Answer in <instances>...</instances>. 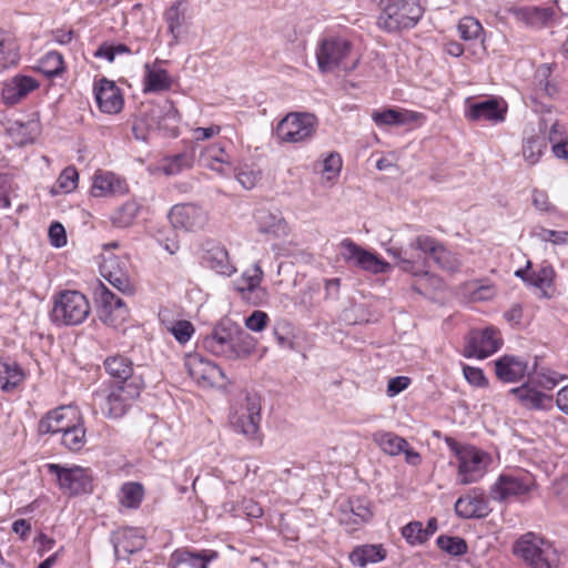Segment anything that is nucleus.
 Masks as SVG:
<instances>
[{"label":"nucleus","mask_w":568,"mask_h":568,"mask_svg":"<svg viewBox=\"0 0 568 568\" xmlns=\"http://www.w3.org/2000/svg\"><path fill=\"white\" fill-rule=\"evenodd\" d=\"M203 348L226 359H240L254 351L253 338L233 323H221L202 341Z\"/></svg>","instance_id":"nucleus-1"},{"label":"nucleus","mask_w":568,"mask_h":568,"mask_svg":"<svg viewBox=\"0 0 568 568\" xmlns=\"http://www.w3.org/2000/svg\"><path fill=\"white\" fill-rule=\"evenodd\" d=\"M423 14L420 0H385L377 26L389 33L399 32L414 28Z\"/></svg>","instance_id":"nucleus-2"},{"label":"nucleus","mask_w":568,"mask_h":568,"mask_svg":"<svg viewBox=\"0 0 568 568\" xmlns=\"http://www.w3.org/2000/svg\"><path fill=\"white\" fill-rule=\"evenodd\" d=\"M515 554L531 568L559 567V555L554 546L534 534H526L517 540Z\"/></svg>","instance_id":"nucleus-3"},{"label":"nucleus","mask_w":568,"mask_h":568,"mask_svg":"<svg viewBox=\"0 0 568 568\" xmlns=\"http://www.w3.org/2000/svg\"><path fill=\"white\" fill-rule=\"evenodd\" d=\"M90 314L87 297L78 291L61 292L51 311V321L58 325L73 326L81 324Z\"/></svg>","instance_id":"nucleus-4"},{"label":"nucleus","mask_w":568,"mask_h":568,"mask_svg":"<svg viewBox=\"0 0 568 568\" xmlns=\"http://www.w3.org/2000/svg\"><path fill=\"white\" fill-rule=\"evenodd\" d=\"M352 51V43L343 38L323 39L316 49V60L321 72H332L335 69L353 71L358 59L348 62Z\"/></svg>","instance_id":"nucleus-5"},{"label":"nucleus","mask_w":568,"mask_h":568,"mask_svg":"<svg viewBox=\"0 0 568 568\" xmlns=\"http://www.w3.org/2000/svg\"><path fill=\"white\" fill-rule=\"evenodd\" d=\"M317 118L308 112H290L276 125V136L286 143H300L313 138Z\"/></svg>","instance_id":"nucleus-6"},{"label":"nucleus","mask_w":568,"mask_h":568,"mask_svg":"<svg viewBox=\"0 0 568 568\" xmlns=\"http://www.w3.org/2000/svg\"><path fill=\"white\" fill-rule=\"evenodd\" d=\"M47 469L49 474L57 477L59 488L64 495L77 496L92 491V476L85 468L48 464Z\"/></svg>","instance_id":"nucleus-7"},{"label":"nucleus","mask_w":568,"mask_h":568,"mask_svg":"<svg viewBox=\"0 0 568 568\" xmlns=\"http://www.w3.org/2000/svg\"><path fill=\"white\" fill-rule=\"evenodd\" d=\"M144 387L142 378H133L126 384H115L104 398L102 410L110 418L122 417Z\"/></svg>","instance_id":"nucleus-8"},{"label":"nucleus","mask_w":568,"mask_h":568,"mask_svg":"<svg viewBox=\"0 0 568 568\" xmlns=\"http://www.w3.org/2000/svg\"><path fill=\"white\" fill-rule=\"evenodd\" d=\"M450 448L458 459V476L460 484L468 485L478 481L485 474V454L476 448H459L457 443L447 438Z\"/></svg>","instance_id":"nucleus-9"},{"label":"nucleus","mask_w":568,"mask_h":568,"mask_svg":"<svg viewBox=\"0 0 568 568\" xmlns=\"http://www.w3.org/2000/svg\"><path fill=\"white\" fill-rule=\"evenodd\" d=\"M169 220L174 229L197 232L207 225L210 212L197 203H181L170 210Z\"/></svg>","instance_id":"nucleus-10"},{"label":"nucleus","mask_w":568,"mask_h":568,"mask_svg":"<svg viewBox=\"0 0 568 568\" xmlns=\"http://www.w3.org/2000/svg\"><path fill=\"white\" fill-rule=\"evenodd\" d=\"M501 345L503 339L496 328L473 329L466 338L463 355L483 359L496 353Z\"/></svg>","instance_id":"nucleus-11"},{"label":"nucleus","mask_w":568,"mask_h":568,"mask_svg":"<svg viewBox=\"0 0 568 568\" xmlns=\"http://www.w3.org/2000/svg\"><path fill=\"white\" fill-rule=\"evenodd\" d=\"M184 365L189 375L202 387L222 386L226 379L217 365L197 353L189 354Z\"/></svg>","instance_id":"nucleus-12"},{"label":"nucleus","mask_w":568,"mask_h":568,"mask_svg":"<svg viewBox=\"0 0 568 568\" xmlns=\"http://www.w3.org/2000/svg\"><path fill=\"white\" fill-rule=\"evenodd\" d=\"M535 479L529 474L519 476L503 474L490 488L494 500L504 501L511 497H521L531 491Z\"/></svg>","instance_id":"nucleus-13"},{"label":"nucleus","mask_w":568,"mask_h":568,"mask_svg":"<svg viewBox=\"0 0 568 568\" xmlns=\"http://www.w3.org/2000/svg\"><path fill=\"white\" fill-rule=\"evenodd\" d=\"M95 294L97 302L100 304V308L98 311L99 318L104 324L116 327L125 321L129 315V311L122 298L112 293L103 284H101Z\"/></svg>","instance_id":"nucleus-14"},{"label":"nucleus","mask_w":568,"mask_h":568,"mask_svg":"<svg viewBox=\"0 0 568 568\" xmlns=\"http://www.w3.org/2000/svg\"><path fill=\"white\" fill-rule=\"evenodd\" d=\"M100 273L119 292L129 295L133 294L134 288L130 280L126 260L111 255L103 260L100 265Z\"/></svg>","instance_id":"nucleus-15"},{"label":"nucleus","mask_w":568,"mask_h":568,"mask_svg":"<svg viewBox=\"0 0 568 568\" xmlns=\"http://www.w3.org/2000/svg\"><path fill=\"white\" fill-rule=\"evenodd\" d=\"M342 246L345 250L343 253L344 258L346 261H354L355 265L364 271L381 274L390 270L389 263L385 262L376 254L364 250L349 239H345L342 242Z\"/></svg>","instance_id":"nucleus-16"},{"label":"nucleus","mask_w":568,"mask_h":568,"mask_svg":"<svg viewBox=\"0 0 568 568\" xmlns=\"http://www.w3.org/2000/svg\"><path fill=\"white\" fill-rule=\"evenodd\" d=\"M509 395L526 409L548 410L552 407V396L544 393L531 383H524L509 389Z\"/></svg>","instance_id":"nucleus-17"},{"label":"nucleus","mask_w":568,"mask_h":568,"mask_svg":"<svg viewBox=\"0 0 568 568\" xmlns=\"http://www.w3.org/2000/svg\"><path fill=\"white\" fill-rule=\"evenodd\" d=\"M261 403L256 395L245 397V406L241 414L233 420V427L236 432L248 438H255L260 429Z\"/></svg>","instance_id":"nucleus-18"},{"label":"nucleus","mask_w":568,"mask_h":568,"mask_svg":"<svg viewBox=\"0 0 568 568\" xmlns=\"http://www.w3.org/2000/svg\"><path fill=\"white\" fill-rule=\"evenodd\" d=\"M536 371V364L530 368L528 362L520 356L504 355L495 362V373L504 383H515Z\"/></svg>","instance_id":"nucleus-19"},{"label":"nucleus","mask_w":568,"mask_h":568,"mask_svg":"<svg viewBox=\"0 0 568 568\" xmlns=\"http://www.w3.org/2000/svg\"><path fill=\"white\" fill-rule=\"evenodd\" d=\"M202 262L206 267L224 276H231L236 272L227 250L213 241H207L204 244Z\"/></svg>","instance_id":"nucleus-20"},{"label":"nucleus","mask_w":568,"mask_h":568,"mask_svg":"<svg viewBox=\"0 0 568 568\" xmlns=\"http://www.w3.org/2000/svg\"><path fill=\"white\" fill-rule=\"evenodd\" d=\"M217 557L219 554L211 549L180 548L172 552L169 565L171 568H207L209 564Z\"/></svg>","instance_id":"nucleus-21"},{"label":"nucleus","mask_w":568,"mask_h":568,"mask_svg":"<svg viewBox=\"0 0 568 568\" xmlns=\"http://www.w3.org/2000/svg\"><path fill=\"white\" fill-rule=\"evenodd\" d=\"M94 97L99 109L104 113L115 114L123 108L120 89L113 81L105 78L94 84Z\"/></svg>","instance_id":"nucleus-22"},{"label":"nucleus","mask_w":568,"mask_h":568,"mask_svg":"<svg viewBox=\"0 0 568 568\" xmlns=\"http://www.w3.org/2000/svg\"><path fill=\"white\" fill-rule=\"evenodd\" d=\"M39 87L40 83L37 79L29 75L17 74L3 83L1 91L2 101L4 104L14 105Z\"/></svg>","instance_id":"nucleus-23"},{"label":"nucleus","mask_w":568,"mask_h":568,"mask_svg":"<svg viewBox=\"0 0 568 568\" xmlns=\"http://www.w3.org/2000/svg\"><path fill=\"white\" fill-rule=\"evenodd\" d=\"M507 104L501 103L495 98L474 102L467 110V118L471 121H487L500 123L505 120Z\"/></svg>","instance_id":"nucleus-24"},{"label":"nucleus","mask_w":568,"mask_h":568,"mask_svg":"<svg viewBox=\"0 0 568 568\" xmlns=\"http://www.w3.org/2000/svg\"><path fill=\"white\" fill-rule=\"evenodd\" d=\"M81 417L71 406H60L50 410L39 422L40 434H57L65 430L77 418Z\"/></svg>","instance_id":"nucleus-25"},{"label":"nucleus","mask_w":568,"mask_h":568,"mask_svg":"<svg viewBox=\"0 0 568 568\" xmlns=\"http://www.w3.org/2000/svg\"><path fill=\"white\" fill-rule=\"evenodd\" d=\"M456 514L465 519L485 518L491 509L483 493L474 489L470 494L459 497L455 503Z\"/></svg>","instance_id":"nucleus-26"},{"label":"nucleus","mask_w":568,"mask_h":568,"mask_svg":"<svg viewBox=\"0 0 568 568\" xmlns=\"http://www.w3.org/2000/svg\"><path fill=\"white\" fill-rule=\"evenodd\" d=\"M257 231L268 237L278 239L288 234V225L280 212L260 209L254 214Z\"/></svg>","instance_id":"nucleus-27"},{"label":"nucleus","mask_w":568,"mask_h":568,"mask_svg":"<svg viewBox=\"0 0 568 568\" xmlns=\"http://www.w3.org/2000/svg\"><path fill=\"white\" fill-rule=\"evenodd\" d=\"M129 191L126 182L109 171H98L91 186V194L95 197L106 195H123Z\"/></svg>","instance_id":"nucleus-28"},{"label":"nucleus","mask_w":568,"mask_h":568,"mask_svg":"<svg viewBox=\"0 0 568 568\" xmlns=\"http://www.w3.org/2000/svg\"><path fill=\"white\" fill-rule=\"evenodd\" d=\"M189 3L186 0H176L173 2L163 14L164 21L168 24V31L172 37V41L169 43L170 47L178 44L182 28L187 22Z\"/></svg>","instance_id":"nucleus-29"},{"label":"nucleus","mask_w":568,"mask_h":568,"mask_svg":"<svg viewBox=\"0 0 568 568\" xmlns=\"http://www.w3.org/2000/svg\"><path fill=\"white\" fill-rule=\"evenodd\" d=\"M158 63H161L159 59L155 60L153 64L145 63L144 64V77H143V92L144 93H155L168 91L171 89L173 84V79L169 74V72L162 68L158 67Z\"/></svg>","instance_id":"nucleus-30"},{"label":"nucleus","mask_w":568,"mask_h":568,"mask_svg":"<svg viewBox=\"0 0 568 568\" xmlns=\"http://www.w3.org/2000/svg\"><path fill=\"white\" fill-rule=\"evenodd\" d=\"M103 366L109 376L115 381V384H126V382H131L133 378H142L134 375L133 363L124 355L108 356L103 362Z\"/></svg>","instance_id":"nucleus-31"},{"label":"nucleus","mask_w":568,"mask_h":568,"mask_svg":"<svg viewBox=\"0 0 568 568\" xmlns=\"http://www.w3.org/2000/svg\"><path fill=\"white\" fill-rule=\"evenodd\" d=\"M24 379V373L20 365L9 358H0V388L3 392H11Z\"/></svg>","instance_id":"nucleus-32"},{"label":"nucleus","mask_w":568,"mask_h":568,"mask_svg":"<svg viewBox=\"0 0 568 568\" xmlns=\"http://www.w3.org/2000/svg\"><path fill=\"white\" fill-rule=\"evenodd\" d=\"M372 119L377 126H400L417 119V114L407 110H375L372 113Z\"/></svg>","instance_id":"nucleus-33"},{"label":"nucleus","mask_w":568,"mask_h":568,"mask_svg":"<svg viewBox=\"0 0 568 568\" xmlns=\"http://www.w3.org/2000/svg\"><path fill=\"white\" fill-rule=\"evenodd\" d=\"M200 162L220 174H226L224 165L230 166V156L221 143H215L201 151Z\"/></svg>","instance_id":"nucleus-34"},{"label":"nucleus","mask_w":568,"mask_h":568,"mask_svg":"<svg viewBox=\"0 0 568 568\" xmlns=\"http://www.w3.org/2000/svg\"><path fill=\"white\" fill-rule=\"evenodd\" d=\"M386 550L382 545H363L357 546L349 554V560L354 566L361 568L366 567L368 564H376L384 560Z\"/></svg>","instance_id":"nucleus-35"},{"label":"nucleus","mask_w":568,"mask_h":568,"mask_svg":"<svg viewBox=\"0 0 568 568\" xmlns=\"http://www.w3.org/2000/svg\"><path fill=\"white\" fill-rule=\"evenodd\" d=\"M20 60L17 39L9 32H0V68L8 69Z\"/></svg>","instance_id":"nucleus-36"},{"label":"nucleus","mask_w":568,"mask_h":568,"mask_svg":"<svg viewBox=\"0 0 568 568\" xmlns=\"http://www.w3.org/2000/svg\"><path fill=\"white\" fill-rule=\"evenodd\" d=\"M556 272L550 263L544 261L537 271L531 272L530 285L541 291V296L551 298L552 293L549 290L552 287Z\"/></svg>","instance_id":"nucleus-37"},{"label":"nucleus","mask_w":568,"mask_h":568,"mask_svg":"<svg viewBox=\"0 0 568 568\" xmlns=\"http://www.w3.org/2000/svg\"><path fill=\"white\" fill-rule=\"evenodd\" d=\"M373 440L379 446V448L392 456L398 455L408 447V443L405 438L392 433L378 430L373 434Z\"/></svg>","instance_id":"nucleus-38"},{"label":"nucleus","mask_w":568,"mask_h":568,"mask_svg":"<svg viewBox=\"0 0 568 568\" xmlns=\"http://www.w3.org/2000/svg\"><path fill=\"white\" fill-rule=\"evenodd\" d=\"M61 444L71 452H79L85 444V428L81 417L77 418L65 430H63Z\"/></svg>","instance_id":"nucleus-39"},{"label":"nucleus","mask_w":568,"mask_h":568,"mask_svg":"<svg viewBox=\"0 0 568 568\" xmlns=\"http://www.w3.org/2000/svg\"><path fill=\"white\" fill-rule=\"evenodd\" d=\"M143 116L149 121V126L159 129L163 120L173 119L178 116V110L171 101H164L162 105L151 104L149 110L144 112Z\"/></svg>","instance_id":"nucleus-40"},{"label":"nucleus","mask_w":568,"mask_h":568,"mask_svg":"<svg viewBox=\"0 0 568 568\" xmlns=\"http://www.w3.org/2000/svg\"><path fill=\"white\" fill-rule=\"evenodd\" d=\"M141 205L134 201H128L120 205L111 215V222L116 227H129L133 224L140 212Z\"/></svg>","instance_id":"nucleus-41"},{"label":"nucleus","mask_w":568,"mask_h":568,"mask_svg":"<svg viewBox=\"0 0 568 568\" xmlns=\"http://www.w3.org/2000/svg\"><path fill=\"white\" fill-rule=\"evenodd\" d=\"M223 508L224 511L231 513L234 517L260 518L263 516V508L252 498H243L237 504L227 501Z\"/></svg>","instance_id":"nucleus-42"},{"label":"nucleus","mask_w":568,"mask_h":568,"mask_svg":"<svg viewBox=\"0 0 568 568\" xmlns=\"http://www.w3.org/2000/svg\"><path fill=\"white\" fill-rule=\"evenodd\" d=\"M144 497V488L140 483H125L119 495L120 504L126 508L136 509L140 507Z\"/></svg>","instance_id":"nucleus-43"},{"label":"nucleus","mask_w":568,"mask_h":568,"mask_svg":"<svg viewBox=\"0 0 568 568\" xmlns=\"http://www.w3.org/2000/svg\"><path fill=\"white\" fill-rule=\"evenodd\" d=\"M552 14V9L538 7L521 8L516 12L518 19L531 26L546 23L551 19Z\"/></svg>","instance_id":"nucleus-44"},{"label":"nucleus","mask_w":568,"mask_h":568,"mask_svg":"<svg viewBox=\"0 0 568 568\" xmlns=\"http://www.w3.org/2000/svg\"><path fill=\"white\" fill-rule=\"evenodd\" d=\"M39 70L47 77L53 78L64 70L63 57L57 51L48 52L39 63Z\"/></svg>","instance_id":"nucleus-45"},{"label":"nucleus","mask_w":568,"mask_h":568,"mask_svg":"<svg viewBox=\"0 0 568 568\" xmlns=\"http://www.w3.org/2000/svg\"><path fill=\"white\" fill-rule=\"evenodd\" d=\"M436 544L438 548L450 556H462L467 551L466 541L457 536L442 535L437 538Z\"/></svg>","instance_id":"nucleus-46"},{"label":"nucleus","mask_w":568,"mask_h":568,"mask_svg":"<svg viewBox=\"0 0 568 568\" xmlns=\"http://www.w3.org/2000/svg\"><path fill=\"white\" fill-rule=\"evenodd\" d=\"M459 36L463 40H475L483 33V26L474 17H464L459 20L457 26Z\"/></svg>","instance_id":"nucleus-47"},{"label":"nucleus","mask_w":568,"mask_h":568,"mask_svg":"<svg viewBox=\"0 0 568 568\" xmlns=\"http://www.w3.org/2000/svg\"><path fill=\"white\" fill-rule=\"evenodd\" d=\"M544 149H546V143L542 139L530 136L523 145V155L525 160L532 165L538 162Z\"/></svg>","instance_id":"nucleus-48"},{"label":"nucleus","mask_w":568,"mask_h":568,"mask_svg":"<svg viewBox=\"0 0 568 568\" xmlns=\"http://www.w3.org/2000/svg\"><path fill=\"white\" fill-rule=\"evenodd\" d=\"M79 173L74 166L65 168L59 175L55 185L54 192H64L69 193L73 191L78 185Z\"/></svg>","instance_id":"nucleus-49"},{"label":"nucleus","mask_w":568,"mask_h":568,"mask_svg":"<svg viewBox=\"0 0 568 568\" xmlns=\"http://www.w3.org/2000/svg\"><path fill=\"white\" fill-rule=\"evenodd\" d=\"M345 508L352 513L354 517V525H363L371 520L373 513L368 507V504L364 499H352Z\"/></svg>","instance_id":"nucleus-50"},{"label":"nucleus","mask_w":568,"mask_h":568,"mask_svg":"<svg viewBox=\"0 0 568 568\" xmlns=\"http://www.w3.org/2000/svg\"><path fill=\"white\" fill-rule=\"evenodd\" d=\"M402 536L409 545H422L427 541V534L424 531L420 521H410L402 528Z\"/></svg>","instance_id":"nucleus-51"},{"label":"nucleus","mask_w":568,"mask_h":568,"mask_svg":"<svg viewBox=\"0 0 568 568\" xmlns=\"http://www.w3.org/2000/svg\"><path fill=\"white\" fill-rule=\"evenodd\" d=\"M192 164L193 155L191 153H179L169 160L168 164L164 166V172L168 175H174L184 169L191 168Z\"/></svg>","instance_id":"nucleus-52"},{"label":"nucleus","mask_w":568,"mask_h":568,"mask_svg":"<svg viewBox=\"0 0 568 568\" xmlns=\"http://www.w3.org/2000/svg\"><path fill=\"white\" fill-rule=\"evenodd\" d=\"M273 335L278 346L293 348V334L291 324L287 321H278L273 327Z\"/></svg>","instance_id":"nucleus-53"},{"label":"nucleus","mask_w":568,"mask_h":568,"mask_svg":"<svg viewBox=\"0 0 568 568\" xmlns=\"http://www.w3.org/2000/svg\"><path fill=\"white\" fill-rule=\"evenodd\" d=\"M168 329L171 332V334L175 337V339L184 344L186 343L192 334L194 333V327L189 321H176L171 324V326H168Z\"/></svg>","instance_id":"nucleus-54"},{"label":"nucleus","mask_w":568,"mask_h":568,"mask_svg":"<svg viewBox=\"0 0 568 568\" xmlns=\"http://www.w3.org/2000/svg\"><path fill=\"white\" fill-rule=\"evenodd\" d=\"M263 271L258 264H254L251 270H247L242 275V281L244 285L240 287V291H248L252 292L260 286L262 281Z\"/></svg>","instance_id":"nucleus-55"},{"label":"nucleus","mask_w":568,"mask_h":568,"mask_svg":"<svg viewBox=\"0 0 568 568\" xmlns=\"http://www.w3.org/2000/svg\"><path fill=\"white\" fill-rule=\"evenodd\" d=\"M440 268L453 272L458 267L457 260L443 245L437 248L436 253L430 257Z\"/></svg>","instance_id":"nucleus-56"},{"label":"nucleus","mask_w":568,"mask_h":568,"mask_svg":"<svg viewBox=\"0 0 568 568\" xmlns=\"http://www.w3.org/2000/svg\"><path fill=\"white\" fill-rule=\"evenodd\" d=\"M342 156L337 152H331L323 160V173L326 174L327 180L336 178L342 170Z\"/></svg>","instance_id":"nucleus-57"},{"label":"nucleus","mask_w":568,"mask_h":568,"mask_svg":"<svg viewBox=\"0 0 568 568\" xmlns=\"http://www.w3.org/2000/svg\"><path fill=\"white\" fill-rule=\"evenodd\" d=\"M442 244L437 242L434 237L427 235L417 236L414 242L410 243L412 248H416L426 254L429 258L436 253L437 248H439Z\"/></svg>","instance_id":"nucleus-58"},{"label":"nucleus","mask_w":568,"mask_h":568,"mask_svg":"<svg viewBox=\"0 0 568 568\" xmlns=\"http://www.w3.org/2000/svg\"><path fill=\"white\" fill-rule=\"evenodd\" d=\"M37 128V124L30 122L28 124L16 122L9 129L10 134H21V139H19L18 143L26 144L33 141L32 131Z\"/></svg>","instance_id":"nucleus-59"},{"label":"nucleus","mask_w":568,"mask_h":568,"mask_svg":"<svg viewBox=\"0 0 568 568\" xmlns=\"http://www.w3.org/2000/svg\"><path fill=\"white\" fill-rule=\"evenodd\" d=\"M549 74L550 69L545 65L539 68L537 71V77L540 78L538 83L539 90L547 97L551 98L557 94L558 90L557 87L548 80Z\"/></svg>","instance_id":"nucleus-60"},{"label":"nucleus","mask_w":568,"mask_h":568,"mask_svg":"<svg viewBox=\"0 0 568 568\" xmlns=\"http://www.w3.org/2000/svg\"><path fill=\"white\" fill-rule=\"evenodd\" d=\"M268 322V315L263 311H254L246 320L245 326L253 332L263 331Z\"/></svg>","instance_id":"nucleus-61"},{"label":"nucleus","mask_w":568,"mask_h":568,"mask_svg":"<svg viewBox=\"0 0 568 568\" xmlns=\"http://www.w3.org/2000/svg\"><path fill=\"white\" fill-rule=\"evenodd\" d=\"M463 372L467 382L474 386L484 387L488 384V381L480 368L464 365Z\"/></svg>","instance_id":"nucleus-62"},{"label":"nucleus","mask_w":568,"mask_h":568,"mask_svg":"<svg viewBox=\"0 0 568 568\" xmlns=\"http://www.w3.org/2000/svg\"><path fill=\"white\" fill-rule=\"evenodd\" d=\"M50 243L55 247H62L67 244V235L63 225L59 222H53L48 231Z\"/></svg>","instance_id":"nucleus-63"},{"label":"nucleus","mask_w":568,"mask_h":568,"mask_svg":"<svg viewBox=\"0 0 568 568\" xmlns=\"http://www.w3.org/2000/svg\"><path fill=\"white\" fill-rule=\"evenodd\" d=\"M158 243L164 247L165 251H168L170 254H175L179 248V240L178 235L174 230L169 231L168 236H163L161 233L156 236Z\"/></svg>","instance_id":"nucleus-64"}]
</instances>
